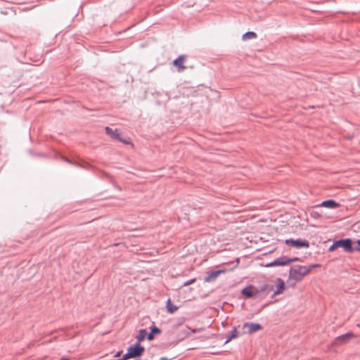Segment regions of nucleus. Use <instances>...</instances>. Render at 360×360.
Returning <instances> with one entry per match:
<instances>
[{
	"instance_id": "f257e3e1",
	"label": "nucleus",
	"mask_w": 360,
	"mask_h": 360,
	"mask_svg": "<svg viewBox=\"0 0 360 360\" xmlns=\"http://www.w3.org/2000/svg\"><path fill=\"white\" fill-rule=\"evenodd\" d=\"M317 266V264L311 265L309 266L294 265L290 269V277L295 281H301L303 277L307 275L313 268Z\"/></svg>"
},
{
	"instance_id": "f03ea898",
	"label": "nucleus",
	"mask_w": 360,
	"mask_h": 360,
	"mask_svg": "<svg viewBox=\"0 0 360 360\" xmlns=\"http://www.w3.org/2000/svg\"><path fill=\"white\" fill-rule=\"evenodd\" d=\"M145 348L139 342L128 347L127 352L120 360H127L129 359L140 357L144 352Z\"/></svg>"
},
{
	"instance_id": "7ed1b4c3",
	"label": "nucleus",
	"mask_w": 360,
	"mask_h": 360,
	"mask_svg": "<svg viewBox=\"0 0 360 360\" xmlns=\"http://www.w3.org/2000/svg\"><path fill=\"white\" fill-rule=\"evenodd\" d=\"M335 241V245H337L338 248H342L345 252L352 253L354 251L351 238L340 239Z\"/></svg>"
},
{
	"instance_id": "20e7f679",
	"label": "nucleus",
	"mask_w": 360,
	"mask_h": 360,
	"mask_svg": "<svg viewBox=\"0 0 360 360\" xmlns=\"http://www.w3.org/2000/svg\"><path fill=\"white\" fill-rule=\"evenodd\" d=\"M285 243L288 245L295 247L297 249H300L302 248H309V243L307 240H302L300 238L296 240L287 239L285 240Z\"/></svg>"
},
{
	"instance_id": "39448f33",
	"label": "nucleus",
	"mask_w": 360,
	"mask_h": 360,
	"mask_svg": "<svg viewBox=\"0 0 360 360\" xmlns=\"http://www.w3.org/2000/svg\"><path fill=\"white\" fill-rule=\"evenodd\" d=\"M290 264V260H288V257L287 256H282L275 259L274 261L265 264L266 267H272V266H285Z\"/></svg>"
},
{
	"instance_id": "423d86ee",
	"label": "nucleus",
	"mask_w": 360,
	"mask_h": 360,
	"mask_svg": "<svg viewBox=\"0 0 360 360\" xmlns=\"http://www.w3.org/2000/svg\"><path fill=\"white\" fill-rule=\"evenodd\" d=\"M105 131L106 134L108 136H110L112 139H117V140L120 141V142L124 143L125 144L131 143L129 140L122 139L120 137L117 129L113 130L112 128H110L109 127H106L105 128Z\"/></svg>"
},
{
	"instance_id": "0eeeda50",
	"label": "nucleus",
	"mask_w": 360,
	"mask_h": 360,
	"mask_svg": "<svg viewBox=\"0 0 360 360\" xmlns=\"http://www.w3.org/2000/svg\"><path fill=\"white\" fill-rule=\"evenodd\" d=\"M226 271L225 269H219L207 272V276L205 277L204 281L206 283H211L216 281L217 278L221 274Z\"/></svg>"
},
{
	"instance_id": "6e6552de",
	"label": "nucleus",
	"mask_w": 360,
	"mask_h": 360,
	"mask_svg": "<svg viewBox=\"0 0 360 360\" xmlns=\"http://www.w3.org/2000/svg\"><path fill=\"white\" fill-rule=\"evenodd\" d=\"M252 288V285H248L241 290V294L244 295L246 298H252L256 297L257 294H259V290L255 289L253 291Z\"/></svg>"
},
{
	"instance_id": "1a4fd4ad",
	"label": "nucleus",
	"mask_w": 360,
	"mask_h": 360,
	"mask_svg": "<svg viewBox=\"0 0 360 360\" xmlns=\"http://www.w3.org/2000/svg\"><path fill=\"white\" fill-rule=\"evenodd\" d=\"M248 328V333L252 334L257 330L262 328V326L257 323H245L243 324V328Z\"/></svg>"
},
{
	"instance_id": "9d476101",
	"label": "nucleus",
	"mask_w": 360,
	"mask_h": 360,
	"mask_svg": "<svg viewBox=\"0 0 360 360\" xmlns=\"http://www.w3.org/2000/svg\"><path fill=\"white\" fill-rule=\"evenodd\" d=\"M185 58L186 57L184 55H181L173 61L174 66L177 68L179 72H182L186 69V67L184 65Z\"/></svg>"
},
{
	"instance_id": "9b49d317",
	"label": "nucleus",
	"mask_w": 360,
	"mask_h": 360,
	"mask_svg": "<svg viewBox=\"0 0 360 360\" xmlns=\"http://www.w3.org/2000/svg\"><path fill=\"white\" fill-rule=\"evenodd\" d=\"M354 336L352 333H347L342 335H340L335 340V345H340L348 342Z\"/></svg>"
},
{
	"instance_id": "f8f14e48",
	"label": "nucleus",
	"mask_w": 360,
	"mask_h": 360,
	"mask_svg": "<svg viewBox=\"0 0 360 360\" xmlns=\"http://www.w3.org/2000/svg\"><path fill=\"white\" fill-rule=\"evenodd\" d=\"M321 206L327 207V208H331L335 209L338 208L340 205L335 202L334 200H324L321 202Z\"/></svg>"
},
{
	"instance_id": "ddd939ff",
	"label": "nucleus",
	"mask_w": 360,
	"mask_h": 360,
	"mask_svg": "<svg viewBox=\"0 0 360 360\" xmlns=\"http://www.w3.org/2000/svg\"><path fill=\"white\" fill-rule=\"evenodd\" d=\"M276 282V290L274 292V296L281 294L285 288V283L281 278H277Z\"/></svg>"
},
{
	"instance_id": "4468645a",
	"label": "nucleus",
	"mask_w": 360,
	"mask_h": 360,
	"mask_svg": "<svg viewBox=\"0 0 360 360\" xmlns=\"http://www.w3.org/2000/svg\"><path fill=\"white\" fill-rule=\"evenodd\" d=\"M160 333L161 330L160 328L155 326H152L150 327V332L148 334L147 333V338L148 340H153L154 339V335Z\"/></svg>"
},
{
	"instance_id": "2eb2a0df",
	"label": "nucleus",
	"mask_w": 360,
	"mask_h": 360,
	"mask_svg": "<svg viewBox=\"0 0 360 360\" xmlns=\"http://www.w3.org/2000/svg\"><path fill=\"white\" fill-rule=\"evenodd\" d=\"M238 336V331L236 328H233V329L231 331H229L226 334V340L225 341V344L230 342L232 339L236 338Z\"/></svg>"
},
{
	"instance_id": "dca6fc26",
	"label": "nucleus",
	"mask_w": 360,
	"mask_h": 360,
	"mask_svg": "<svg viewBox=\"0 0 360 360\" xmlns=\"http://www.w3.org/2000/svg\"><path fill=\"white\" fill-rule=\"evenodd\" d=\"M166 308H167V312H169L170 314H173L174 312H175L178 309V307H176V305L173 304L172 303L170 299H168L167 301Z\"/></svg>"
},
{
	"instance_id": "f3484780",
	"label": "nucleus",
	"mask_w": 360,
	"mask_h": 360,
	"mask_svg": "<svg viewBox=\"0 0 360 360\" xmlns=\"http://www.w3.org/2000/svg\"><path fill=\"white\" fill-rule=\"evenodd\" d=\"M147 335V330L146 329H141L139 331V334L136 335V339L138 340V342L140 344L141 342H142Z\"/></svg>"
},
{
	"instance_id": "a211bd4d",
	"label": "nucleus",
	"mask_w": 360,
	"mask_h": 360,
	"mask_svg": "<svg viewBox=\"0 0 360 360\" xmlns=\"http://www.w3.org/2000/svg\"><path fill=\"white\" fill-rule=\"evenodd\" d=\"M273 288H274L273 285H270L269 284H263L262 285L260 286V289L259 290V292L268 293L271 290H272Z\"/></svg>"
},
{
	"instance_id": "6ab92c4d",
	"label": "nucleus",
	"mask_w": 360,
	"mask_h": 360,
	"mask_svg": "<svg viewBox=\"0 0 360 360\" xmlns=\"http://www.w3.org/2000/svg\"><path fill=\"white\" fill-rule=\"evenodd\" d=\"M257 37V34L254 32H247L243 35V40L252 39Z\"/></svg>"
},
{
	"instance_id": "aec40b11",
	"label": "nucleus",
	"mask_w": 360,
	"mask_h": 360,
	"mask_svg": "<svg viewBox=\"0 0 360 360\" xmlns=\"http://www.w3.org/2000/svg\"><path fill=\"white\" fill-rule=\"evenodd\" d=\"M354 250L360 251V240H357L355 242L354 246L353 247Z\"/></svg>"
},
{
	"instance_id": "412c9836",
	"label": "nucleus",
	"mask_w": 360,
	"mask_h": 360,
	"mask_svg": "<svg viewBox=\"0 0 360 360\" xmlns=\"http://www.w3.org/2000/svg\"><path fill=\"white\" fill-rule=\"evenodd\" d=\"M335 244H336V241L335 240V241L333 242V243L332 244V245L329 248V249H328V251H329V252H333V251H334L335 249H337V248H338V247H337V245H335Z\"/></svg>"
},
{
	"instance_id": "4be33fe9",
	"label": "nucleus",
	"mask_w": 360,
	"mask_h": 360,
	"mask_svg": "<svg viewBox=\"0 0 360 360\" xmlns=\"http://www.w3.org/2000/svg\"><path fill=\"white\" fill-rule=\"evenodd\" d=\"M195 278H192V279H190L187 281H186L184 283V286H188L192 283H193L195 282Z\"/></svg>"
},
{
	"instance_id": "5701e85b",
	"label": "nucleus",
	"mask_w": 360,
	"mask_h": 360,
	"mask_svg": "<svg viewBox=\"0 0 360 360\" xmlns=\"http://www.w3.org/2000/svg\"><path fill=\"white\" fill-rule=\"evenodd\" d=\"M288 260H290V263L292 262L300 261V259L299 257H293V258H289Z\"/></svg>"
},
{
	"instance_id": "b1692460",
	"label": "nucleus",
	"mask_w": 360,
	"mask_h": 360,
	"mask_svg": "<svg viewBox=\"0 0 360 360\" xmlns=\"http://www.w3.org/2000/svg\"><path fill=\"white\" fill-rule=\"evenodd\" d=\"M121 354H122V351L117 352L115 354V357H119V356H121Z\"/></svg>"
},
{
	"instance_id": "393cba45",
	"label": "nucleus",
	"mask_w": 360,
	"mask_h": 360,
	"mask_svg": "<svg viewBox=\"0 0 360 360\" xmlns=\"http://www.w3.org/2000/svg\"><path fill=\"white\" fill-rule=\"evenodd\" d=\"M60 360H71V359L70 358L63 357V358H61Z\"/></svg>"
},
{
	"instance_id": "a878e982",
	"label": "nucleus",
	"mask_w": 360,
	"mask_h": 360,
	"mask_svg": "<svg viewBox=\"0 0 360 360\" xmlns=\"http://www.w3.org/2000/svg\"><path fill=\"white\" fill-rule=\"evenodd\" d=\"M64 160H65L66 162H69V163H72V162H71L70 160H68V158H65Z\"/></svg>"
},
{
	"instance_id": "bb28decb",
	"label": "nucleus",
	"mask_w": 360,
	"mask_h": 360,
	"mask_svg": "<svg viewBox=\"0 0 360 360\" xmlns=\"http://www.w3.org/2000/svg\"><path fill=\"white\" fill-rule=\"evenodd\" d=\"M356 326L360 328V323H358Z\"/></svg>"
},
{
	"instance_id": "cd10ccee",
	"label": "nucleus",
	"mask_w": 360,
	"mask_h": 360,
	"mask_svg": "<svg viewBox=\"0 0 360 360\" xmlns=\"http://www.w3.org/2000/svg\"><path fill=\"white\" fill-rule=\"evenodd\" d=\"M161 359H162V360H167V359H166V358H164V357H162Z\"/></svg>"
}]
</instances>
